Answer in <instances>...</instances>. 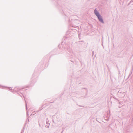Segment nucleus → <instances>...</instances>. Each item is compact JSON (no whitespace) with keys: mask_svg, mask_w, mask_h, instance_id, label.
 Returning a JSON list of instances; mask_svg holds the SVG:
<instances>
[{"mask_svg":"<svg viewBox=\"0 0 133 133\" xmlns=\"http://www.w3.org/2000/svg\"><path fill=\"white\" fill-rule=\"evenodd\" d=\"M94 11L95 14L96 16H97L98 19H99L100 21L102 22H103V20L101 17L100 16L99 13L96 10V9Z\"/></svg>","mask_w":133,"mask_h":133,"instance_id":"nucleus-1","label":"nucleus"}]
</instances>
